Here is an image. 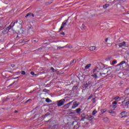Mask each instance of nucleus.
Instances as JSON below:
<instances>
[{
  "label": "nucleus",
  "mask_w": 129,
  "mask_h": 129,
  "mask_svg": "<svg viewBox=\"0 0 129 129\" xmlns=\"http://www.w3.org/2000/svg\"><path fill=\"white\" fill-rule=\"evenodd\" d=\"M96 113H97V111H96V109H95L92 113V114L93 115H95V114H96Z\"/></svg>",
  "instance_id": "16"
},
{
  "label": "nucleus",
  "mask_w": 129,
  "mask_h": 129,
  "mask_svg": "<svg viewBox=\"0 0 129 129\" xmlns=\"http://www.w3.org/2000/svg\"><path fill=\"white\" fill-rule=\"evenodd\" d=\"M16 112H18V111H16Z\"/></svg>",
  "instance_id": "43"
},
{
  "label": "nucleus",
  "mask_w": 129,
  "mask_h": 129,
  "mask_svg": "<svg viewBox=\"0 0 129 129\" xmlns=\"http://www.w3.org/2000/svg\"><path fill=\"white\" fill-rule=\"evenodd\" d=\"M107 7H108V5H103V8L104 9H106Z\"/></svg>",
  "instance_id": "27"
},
{
  "label": "nucleus",
  "mask_w": 129,
  "mask_h": 129,
  "mask_svg": "<svg viewBox=\"0 0 129 129\" xmlns=\"http://www.w3.org/2000/svg\"><path fill=\"white\" fill-rule=\"evenodd\" d=\"M92 77H94L95 79H97V74H96V73L92 75Z\"/></svg>",
  "instance_id": "15"
},
{
  "label": "nucleus",
  "mask_w": 129,
  "mask_h": 129,
  "mask_svg": "<svg viewBox=\"0 0 129 129\" xmlns=\"http://www.w3.org/2000/svg\"><path fill=\"white\" fill-rule=\"evenodd\" d=\"M61 35H64V32H61Z\"/></svg>",
  "instance_id": "38"
},
{
  "label": "nucleus",
  "mask_w": 129,
  "mask_h": 129,
  "mask_svg": "<svg viewBox=\"0 0 129 129\" xmlns=\"http://www.w3.org/2000/svg\"><path fill=\"white\" fill-rule=\"evenodd\" d=\"M76 126H74V129H77V128H78V126L77 127V128H76Z\"/></svg>",
  "instance_id": "36"
},
{
  "label": "nucleus",
  "mask_w": 129,
  "mask_h": 129,
  "mask_svg": "<svg viewBox=\"0 0 129 129\" xmlns=\"http://www.w3.org/2000/svg\"><path fill=\"white\" fill-rule=\"evenodd\" d=\"M84 27H85L84 24H83L82 26V29H84Z\"/></svg>",
  "instance_id": "33"
},
{
  "label": "nucleus",
  "mask_w": 129,
  "mask_h": 129,
  "mask_svg": "<svg viewBox=\"0 0 129 129\" xmlns=\"http://www.w3.org/2000/svg\"><path fill=\"white\" fill-rule=\"evenodd\" d=\"M25 33V29L21 28L19 30V34H24Z\"/></svg>",
  "instance_id": "10"
},
{
  "label": "nucleus",
  "mask_w": 129,
  "mask_h": 129,
  "mask_svg": "<svg viewBox=\"0 0 129 129\" xmlns=\"http://www.w3.org/2000/svg\"><path fill=\"white\" fill-rule=\"evenodd\" d=\"M89 49H90V51H94V50H95V49H96V47H95V46H91L89 47Z\"/></svg>",
  "instance_id": "13"
},
{
  "label": "nucleus",
  "mask_w": 129,
  "mask_h": 129,
  "mask_svg": "<svg viewBox=\"0 0 129 129\" xmlns=\"http://www.w3.org/2000/svg\"><path fill=\"white\" fill-rule=\"evenodd\" d=\"M111 107H112V108H113V110H114V109H115V108H116V105H112L111 106Z\"/></svg>",
  "instance_id": "22"
},
{
  "label": "nucleus",
  "mask_w": 129,
  "mask_h": 129,
  "mask_svg": "<svg viewBox=\"0 0 129 129\" xmlns=\"http://www.w3.org/2000/svg\"><path fill=\"white\" fill-rule=\"evenodd\" d=\"M73 62H76V60L74 59V60H73Z\"/></svg>",
  "instance_id": "39"
},
{
  "label": "nucleus",
  "mask_w": 129,
  "mask_h": 129,
  "mask_svg": "<svg viewBox=\"0 0 129 129\" xmlns=\"http://www.w3.org/2000/svg\"><path fill=\"white\" fill-rule=\"evenodd\" d=\"M112 104H117V102L116 101H114L112 103Z\"/></svg>",
  "instance_id": "30"
},
{
  "label": "nucleus",
  "mask_w": 129,
  "mask_h": 129,
  "mask_svg": "<svg viewBox=\"0 0 129 129\" xmlns=\"http://www.w3.org/2000/svg\"><path fill=\"white\" fill-rule=\"evenodd\" d=\"M109 112L110 113V114H113V113H114V111L111 110H109Z\"/></svg>",
  "instance_id": "24"
},
{
  "label": "nucleus",
  "mask_w": 129,
  "mask_h": 129,
  "mask_svg": "<svg viewBox=\"0 0 129 129\" xmlns=\"http://www.w3.org/2000/svg\"><path fill=\"white\" fill-rule=\"evenodd\" d=\"M30 74H31V75H35V73H34V72H31L30 73Z\"/></svg>",
  "instance_id": "32"
},
{
  "label": "nucleus",
  "mask_w": 129,
  "mask_h": 129,
  "mask_svg": "<svg viewBox=\"0 0 129 129\" xmlns=\"http://www.w3.org/2000/svg\"><path fill=\"white\" fill-rule=\"evenodd\" d=\"M90 66H91V64H88L87 66H85V68L86 69H88V68H90Z\"/></svg>",
  "instance_id": "18"
},
{
  "label": "nucleus",
  "mask_w": 129,
  "mask_h": 129,
  "mask_svg": "<svg viewBox=\"0 0 129 129\" xmlns=\"http://www.w3.org/2000/svg\"><path fill=\"white\" fill-rule=\"evenodd\" d=\"M103 121H105V122L108 121V118L107 117L104 118Z\"/></svg>",
  "instance_id": "21"
},
{
  "label": "nucleus",
  "mask_w": 129,
  "mask_h": 129,
  "mask_svg": "<svg viewBox=\"0 0 129 129\" xmlns=\"http://www.w3.org/2000/svg\"><path fill=\"white\" fill-rule=\"evenodd\" d=\"M106 112V109H104L101 110V112H102V113H104V112Z\"/></svg>",
  "instance_id": "23"
},
{
  "label": "nucleus",
  "mask_w": 129,
  "mask_h": 129,
  "mask_svg": "<svg viewBox=\"0 0 129 129\" xmlns=\"http://www.w3.org/2000/svg\"><path fill=\"white\" fill-rule=\"evenodd\" d=\"M67 24V21H66V22L62 23V25H61L60 28L59 29V31H61L63 28H64V26Z\"/></svg>",
  "instance_id": "9"
},
{
  "label": "nucleus",
  "mask_w": 129,
  "mask_h": 129,
  "mask_svg": "<svg viewBox=\"0 0 129 129\" xmlns=\"http://www.w3.org/2000/svg\"><path fill=\"white\" fill-rule=\"evenodd\" d=\"M120 116L121 118H122V117H126V116H127V113L125 111H123L120 113Z\"/></svg>",
  "instance_id": "3"
},
{
  "label": "nucleus",
  "mask_w": 129,
  "mask_h": 129,
  "mask_svg": "<svg viewBox=\"0 0 129 129\" xmlns=\"http://www.w3.org/2000/svg\"><path fill=\"white\" fill-rule=\"evenodd\" d=\"M124 92H125V94L129 95V89H126Z\"/></svg>",
  "instance_id": "19"
},
{
  "label": "nucleus",
  "mask_w": 129,
  "mask_h": 129,
  "mask_svg": "<svg viewBox=\"0 0 129 129\" xmlns=\"http://www.w3.org/2000/svg\"><path fill=\"white\" fill-rule=\"evenodd\" d=\"M80 111H81V109L80 108H78L76 109V112L77 113H80Z\"/></svg>",
  "instance_id": "17"
},
{
  "label": "nucleus",
  "mask_w": 129,
  "mask_h": 129,
  "mask_svg": "<svg viewBox=\"0 0 129 129\" xmlns=\"http://www.w3.org/2000/svg\"><path fill=\"white\" fill-rule=\"evenodd\" d=\"M12 67H14L15 66L14 65H13V64H12Z\"/></svg>",
  "instance_id": "40"
},
{
  "label": "nucleus",
  "mask_w": 129,
  "mask_h": 129,
  "mask_svg": "<svg viewBox=\"0 0 129 129\" xmlns=\"http://www.w3.org/2000/svg\"><path fill=\"white\" fill-rule=\"evenodd\" d=\"M125 63V62L124 61H122L121 62L119 63V64L117 65V66H119L120 65H123V64Z\"/></svg>",
  "instance_id": "20"
},
{
  "label": "nucleus",
  "mask_w": 129,
  "mask_h": 129,
  "mask_svg": "<svg viewBox=\"0 0 129 129\" xmlns=\"http://www.w3.org/2000/svg\"><path fill=\"white\" fill-rule=\"evenodd\" d=\"M21 74L22 75H25V74H26V72H25V71H22L21 72Z\"/></svg>",
  "instance_id": "29"
},
{
  "label": "nucleus",
  "mask_w": 129,
  "mask_h": 129,
  "mask_svg": "<svg viewBox=\"0 0 129 129\" xmlns=\"http://www.w3.org/2000/svg\"><path fill=\"white\" fill-rule=\"evenodd\" d=\"M77 106H78V104H77V102H74L72 107V109H75Z\"/></svg>",
  "instance_id": "6"
},
{
  "label": "nucleus",
  "mask_w": 129,
  "mask_h": 129,
  "mask_svg": "<svg viewBox=\"0 0 129 129\" xmlns=\"http://www.w3.org/2000/svg\"><path fill=\"white\" fill-rule=\"evenodd\" d=\"M16 23L19 24V25H22V24H23V20L21 19H18L16 22H15L14 23H11L10 26H9L7 28L8 31H9V30H10V29H11L12 27H13L14 26H15V24Z\"/></svg>",
  "instance_id": "1"
},
{
  "label": "nucleus",
  "mask_w": 129,
  "mask_h": 129,
  "mask_svg": "<svg viewBox=\"0 0 129 129\" xmlns=\"http://www.w3.org/2000/svg\"><path fill=\"white\" fill-rule=\"evenodd\" d=\"M27 27H28V29H32V25H31L30 24V23H29V24H28V25L27 26Z\"/></svg>",
  "instance_id": "26"
},
{
  "label": "nucleus",
  "mask_w": 129,
  "mask_h": 129,
  "mask_svg": "<svg viewBox=\"0 0 129 129\" xmlns=\"http://www.w3.org/2000/svg\"><path fill=\"white\" fill-rule=\"evenodd\" d=\"M31 99H28L27 101H26V102H29V101H31Z\"/></svg>",
  "instance_id": "35"
},
{
  "label": "nucleus",
  "mask_w": 129,
  "mask_h": 129,
  "mask_svg": "<svg viewBox=\"0 0 129 129\" xmlns=\"http://www.w3.org/2000/svg\"><path fill=\"white\" fill-rule=\"evenodd\" d=\"M93 96V95H91L89 98H88V100H89V99H91V98H92V97Z\"/></svg>",
  "instance_id": "28"
},
{
  "label": "nucleus",
  "mask_w": 129,
  "mask_h": 129,
  "mask_svg": "<svg viewBox=\"0 0 129 129\" xmlns=\"http://www.w3.org/2000/svg\"><path fill=\"white\" fill-rule=\"evenodd\" d=\"M108 40V39H107H107H105V42H107Z\"/></svg>",
  "instance_id": "37"
},
{
  "label": "nucleus",
  "mask_w": 129,
  "mask_h": 129,
  "mask_svg": "<svg viewBox=\"0 0 129 129\" xmlns=\"http://www.w3.org/2000/svg\"><path fill=\"white\" fill-rule=\"evenodd\" d=\"M46 102H51V100H50V99H49V98H47L46 99Z\"/></svg>",
  "instance_id": "25"
},
{
  "label": "nucleus",
  "mask_w": 129,
  "mask_h": 129,
  "mask_svg": "<svg viewBox=\"0 0 129 129\" xmlns=\"http://www.w3.org/2000/svg\"><path fill=\"white\" fill-rule=\"evenodd\" d=\"M116 63H117V61L115 59H114L112 62V64H111V65H115V64H116Z\"/></svg>",
  "instance_id": "14"
},
{
  "label": "nucleus",
  "mask_w": 129,
  "mask_h": 129,
  "mask_svg": "<svg viewBox=\"0 0 129 129\" xmlns=\"http://www.w3.org/2000/svg\"><path fill=\"white\" fill-rule=\"evenodd\" d=\"M123 105L124 106H126V105H128L129 104V99L125 100L124 101L122 102Z\"/></svg>",
  "instance_id": "5"
},
{
  "label": "nucleus",
  "mask_w": 129,
  "mask_h": 129,
  "mask_svg": "<svg viewBox=\"0 0 129 129\" xmlns=\"http://www.w3.org/2000/svg\"><path fill=\"white\" fill-rule=\"evenodd\" d=\"M106 74L105 73H100V75H101V76H102V75H106Z\"/></svg>",
  "instance_id": "31"
},
{
  "label": "nucleus",
  "mask_w": 129,
  "mask_h": 129,
  "mask_svg": "<svg viewBox=\"0 0 129 129\" xmlns=\"http://www.w3.org/2000/svg\"><path fill=\"white\" fill-rule=\"evenodd\" d=\"M107 72L108 73V71Z\"/></svg>",
  "instance_id": "45"
},
{
  "label": "nucleus",
  "mask_w": 129,
  "mask_h": 129,
  "mask_svg": "<svg viewBox=\"0 0 129 129\" xmlns=\"http://www.w3.org/2000/svg\"><path fill=\"white\" fill-rule=\"evenodd\" d=\"M119 48H122V47H127L125 44V42L123 41L122 43H120L118 44Z\"/></svg>",
  "instance_id": "4"
},
{
  "label": "nucleus",
  "mask_w": 129,
  "mask_h": 129,
  "mask_svg": "<svg viewBox=\"0 0 129 129\" xmlns=\"http://www.w3.org/2000/svg\"><path fill=\"white\" fill-rule=\"evenodd\" d=\"M1 60H4L3 59H1Z\"/></svg>",
  "instance_id": "44"
},
{
  "label": "nucleus",
  "mask_w": 129,
  "mask_h": 129,
  "mask_svg": "<svg viewBox=\"0 0 129 129\" xmlns=\"http://www.w3.org/2000/svg\"><path fill=\"white\" fill-rule=\"evenodd\" d=\"M65 99H61L58 101L57 106H62L64 104Z\"/></svg>",
  "instance_id": "2"
},
{
  "label": "nucleus",
  "mask_w": 129,
  "mask_h": 129,
  "mask_svg": "<svg viewBox=\"0 0 129 129\" xmlns=\"http://www.w3.org/2000/svg\"><path fill=\"white\" fill-rule=\"evenodd\" d=\"M35 75V76H38V75Z\"/></svg>",
  "instance_id": "42"
},
{
  "label": "nucleus",
  "mask_w": 129,
  "mask_h": 129,
  "mask_svg": "<svg viewBox=\"0 0 129 129\" xmlns=\"http://www.w3.org/2000/svg\"><path fill=\"white\" fill-rule=\"evenodd\" d=\"M51 70H52V71H54V70H55L54 69V68H51Z\"/></svg>",
  "instance_id": "34"
},
{
  "label": "nucleus",
  "mask_w": 129,
  "mask_h": 129,
  "mask_svg": "<svg viewBox=\"0 0 129 129\" xmlns=\"http://www.w3.org/2000/svg\"><path fill=\"white\" fill-rule=\"evenodd\" d=\"M96 72H99V71H98V68L96 67L93 70V73H96Z\"/></svg>",
  "instance_id": "11"
},
{
  "label": "nucleus",
  "mask_w": 129,
  "mask_h": 129,
  "mask_svg": "<svg viewBox=\"0 0 129 129\" xmlns=\"http://www.w3.org/2000/svg\"><path fill=\"white\" fill-rule=\"evenodd\" d=\"M108 68H110L111 69V67H109Z\"/></svg>",
  "instance_id": "41"
},
{
  "label": "nucleus",
  "mask_w": 129,
  "mask_h": 129,
  "mask_svg": "<svg viewBox=\"0 0 129 129\" xmlns=\"http://www.w3.org/2000/svg\"><path fill=\"white\" fill-rule=\"evenodd\" d=\"M34 17V14H32V13H28L26 15V16H25V18H28V17Z\"/></svg>",
  "instance_id": "12"
},
{
  "label": "nucleus",
  "mask_w": 129,
  "mask_h": 129,
  "mask_svg": "<svg viewBox=\"0 0 129 129\" xmlns=\"http://www.w3.org/2000/svg\"><path fill=\"white\" fill-rule=\"evenodd\" d=\"M72 102H73V101L70 102L69 103H68L67 104H66L64 106V108L67 109V108H69V107L70 106V104H71V103H72Z\"/></svg>",
  "instance_id": "8"
},
{
  "label": "nucleus",
  "mask_w": 129,
  "mask_h": 129,
  "mask_svg": "<svg viewBox=\"0 0 129 129\" xmlns=\"http://www.w3.org/2000/svg\"><path fill=\"white\" fill-rule=\"evenodd\" d=\"M113 99L114 100H117V101H120V100H121V99L120 98V97H119L117 96L114 97Z\"/></svg>",
  "instance_id": "7"
}]
</instances>
